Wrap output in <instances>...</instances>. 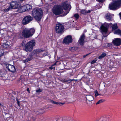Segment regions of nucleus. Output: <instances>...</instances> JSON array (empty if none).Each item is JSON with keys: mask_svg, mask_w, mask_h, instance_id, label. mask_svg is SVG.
<instances>
[{"mask_svg": "<svg viewBox=\"0 0 121 121\" xmlns=\"http://www.w3.org/2000/svg\"><path fill=\"white\" fill-rule=\"evenodd\" d=\"M26 8H27V10H30V9H31L32 8L31 6L29 5L27 6H26Z\"/></svg>", "mask_w": 121, "mask_h": 121, "instance_id": "nucleus-35", "label": "nucleus"}, {"mask_svg": "<svg viewBox=\"0 0 121 121\" xmlns=\"http://www.w3.org/2000/svg\"><path fill=\"white\" fill-rule=\"evenodd\" d=\"M119 15L120 16V19H121V12L119 13Z\"/></svg>", "mask_w": 121, "mask_h": 121, "instance_id": "nucleus-47", "label": "nucleus"}, {"mask_svg": "<svg viewBox=\"0 0 121 121\" xmlns=\"http://www.w3.org/2000/svg\"><path fill=\"white\" fill-rule=\"evenodd\" d=\"M1 105V103H0V105Z\"/></svg>", "mask_w": 121, "mask_h": 121, "instance_id": "nucleus-52", "label": "nucleus"}, {"mask_svg": "<svg viewBox=\"0 0 121 121\" xmlns=\"http://www.w3.org/2000/svg\"><path fill=\"white\" fill-rule=\"evenodd\" d=\"M56 62H56L53 65H52L51 67H50L49 68V69L51 70H52L53 69H54V70L55 69V67H54V66L56 64Z\"/></svg>", "mask_w": 121, "mask_h": 121, "instance_id": "nucleus-28", "label": "nucleus"}, {"mask_svg": "<svg viewBox=\"0 0 121 121\" xmlns=\"http://www.w3.org/2000/svg\"><path fill=\"white\" fill-rule=\"evenodd\" d=\"M72 42L71 36L68 35L65 37L63 39V43L66 44H69Z\"/></svg>", "mask_w": 121, "mask_h": 121, "instance_id": "nucleus-9", "label": "nucleus"}, {"mask_svg": "<svg viewBox=\"0 0 121 121\" xmlns=\"http://www.w3.org/2000/svg\"><path fill=\"white\" fill-rule=\"evenodd\" d=\"M87 100L89 101H91L94 100V98L93 96L91 95H87L86 97Z\"/></svg>", "mask_w": 121, "mask_h": 121, "instance_id": "nucleus-21", "label": "nucleus"}, {"mask_svg": "<svg viewBox=\"0 0 121 121\" xmlns=\"http://www.w3.org/2000/svg\"><path fill=\"white\" fill-rule=\"evenodd\" d=\"M4 53V52L3 50L2 49H0V57L3 55Z\"/></svg>", "mask_w": 121, "mask_h": 121, "instance_id": "nucleus-27", "label": "nucleus"}, {"mask_svg": "<svg viewBox=\"0 0 121 121\" xmlns=\"http://www.w3.org/2000/svg\"><path fill=\"white\" fill-rule=\"evenodd\" d=\"M21 45L23 46H24L25 48V46L26 45L25 43V42L24 41H23L22 43H21Z\"/></svg>", "mask_w": 121, "mask_h": 121, "instance_id": "nucleus-39", "label": "nucleus"}, {"mask_svg": "<svg viewBox=\"0 0 121 121\" xmlns=\"http://www.w3.org/2000/svg\"><path fill=\"white\" fill-rule=\"evenodd\" d=\"M13 121V119L12 118H10L8 120V121Z\"/></svg>", "mask_w": 121, "mask_h": 121, "instance_id": "nucleus-42", "label": "nucleus"}, {"mask_svg": "<svg viewBox=\"0 0 121 121\" xmlns=\"http://www.w3.org/2000/svg\"><path fill=\"white\" fill-rule=\"evenodd\" d=\"M86 31H87L86 30H84V32H86Z\"/></svg>", "mask_w": 121, "mask_h": 121, "instance_id": "nucleus-49", "label": "nucleus"}, {"mask_svg": "<svg viewBox=\"0 0 121 121\" xmlns=\"http://www.w3.org/2000/svg\"><path fill=\"white\" fill-rule=\"evenodd\" d=\"M91 11H92L91 10H88V11H86V13H90L91 12Z\"/></svg>", "mask_w": 121, "mask_h": 121, "instance_id": "nucleus-44", "label": "nucleus"}, {"mask_svg": "<svg viewBox=\"0 0 121 121\" xmlns=\"http://www.w3.org/2000/svg\"><path fill=\"white\" fill-rule=\"evenodd\" d=\"M62 7L65 10H67L68 8H69L68 10L66 11L65 13L62 16H65L69 12L71 8V7L70 6L69 7V4L67 3V2H65L63 3L62 5Z\"/></svg>", "mask_w": 121, "mask_h": 121, "instance_id": "nucleus-8", "label": "nucleus"}, {"mask_svg": "<svg viewBox=\"0 0 121 121\" xmlns=\"http://www.w3.org/2000/svg\"><path fill=\"white\" fill-rule=\"evenodd\" d=\"M33 17L36 20L39 21L42 18L43 14L42 9L41 8H35L31 11Z\"/></svg>", "mask_w": 121, "mask_h": 121, "instance_id": "nucleus-2", "label": "nucleus"}, {"mask_svg": "<svg viewBox=\"0 0 121 121\" xmlns=\"http://www.w3.org/2000/svg\"><path fill=\"white\" fill-rule=\"evenodd\" d=\"M24 0H20L21 1V2H22V1H24Z\"/></svg>", "mask_w": 121, "mask_h": 121, "instance_id": "nucleus-50", "label": "nucleus"}, {"mask_svg": "<svg viewBox=\"0 0 121 121\" xmlns=\"http://www.w3.org/2000/svg\"><path fill=\"white\" fill-rule=\"evenodd\" d=\"M96 121H99V120H96Z\"/></svg>", "mask_w": 121, "mask_h": 121, "instance_id": "nucleus-53", "label": "nucleus"}, {"mask_svg": "<svg viewBox=\"0 0 121 121\" xmlns=\"http://www.w3.org/2000/svg\"><path fill=\"white\" fill-rule=\"evenodd\" d=\"M70 80V82H71V81H77L78 80H75L74 79H71Z\"/></svg>", "mask_w": 121, "mask_h": 121, "instance_id": "nucleus-45", "label": "nucleus"}, {"mask_svg": "<svg viewBox=\"0 0 121 121\" xmlns=\"http://www.w3.org/2000/svg\"><path fill=\"white\" fill-rule=\"evenodd\" d=\"M121 5V0H117L112 2L109 4V8L112 10H116L119 8Z\"/></svg>", "mask_w": 121, "mask_h": 121, "instance_id": "nucleus-3", "label": "nucleus"}, {"mask_svg": "<svg viewBox=\"0 0 121 121\" xmlns=\"http://www.w3.org/2000/svg\"><path fill=\"white\" fill-rule=\"evenodd\" d=\"M112 31L114 32L115 30H116L118 28V26L117 23H115L113 24L112 26Z\"/></svg>", "mask_w": 121, "mask_h": 121, "instance_id": "nucleus-19", "label": "nucleus"}, {"mask_svg": "<svg viewBox=\"0 0 121 121\" xmlns=\"http://www.w3.org/2000/svg\"><path fill=\"white\" fill-rule=\"evenodd\" d=\"M2 47L4 48H8L9 47V45L6 43H3L2 45Z\"/></svg>", "mask_w": 121, "mask_h": 121, "instance_id": "nucleus-26", "label": "nucleus"}, {"mask_svg": "<svg viewBox=\"0 0 121 121\" xmlns=\"http://www.w3.org/2000/svg\"><path fill=\"white\" fill-rule=\"evenodd\" d=\"M33 58L32 56L31 55H29L28 56L27 58L26 59L24 60L23 61L25 63H26L29 61H30Z\"/></svg>", "mask_w": 121, "mask_h": 121, "instance_id": "nucleus-17", "label": "nucleus"}, {"mask_svg": "<svg viewBox=\"0 0 121 121\" xmlns=\"http://www.w3.org/2000/svg\"><path fill=\"white\" fill-rule=\"evenodd\" d=\"M94 93L95 94V97H96L98 95H100V94H99L98 93L97 91L96 90L95 91Z\"/></svg>", "mask_w": 121, "mask_h": 121, "instance_id": "nucleus-34", "label": "nucleus"}, {"mask_svg": "<svg viewBox=\"0 0 121 121\" xmlns=\"http://www.w3.org/2000/svg\"><path fill=\"white\" fill-rule=\"evenodd\" d=\"M96 61H97V60H96L95 59H94V60H93L91 61V64H94V63H96Z\"/></svg>", "mask_w": 121, "mask_h": 121, "instance_id": "nucleus-38", "label": "nucleus"}, {"mask_svg": "<svg viewBox=\"0 0 121 121\" xmlns=\"http://www.w3.org/2000/svg\"><path fill=\"white\" fill-rule=\"evenodd\" d=\"M35 30V29L33 28H25L23 29L22 33L19 35V37L21 39L29 38L33 35Z\"/></svg>", "mask_w": 121, "mask_h": 121, "instance_id": "nucleus-1", "label": "nucleus"}, {"mask_svg": "<svg viewBox=\"0 0 121 121\" xmlns=\"http://www.w3.org/2000/svg\"><path fill=\"white\" fill-rule=\"evenodd\" d=\"M85 36V34L83 33L80 37L78 43L81 46H83L84 44Z\"/></svg>", "mask_w": 121, "mask_h": 121, "instance_id": "nucleus-14", "label": "nucleus"}, {"mask_svg": "<svg viewBox=\"0 0 121 121\" xmlns=\"http://www.w3.org/2000/svg\"><path fill=\"white\" fill-rule=\"evenodd\" d=\"M55 32L58 34H62L64 29V26L63 25L60 23L57 24L55 26Z\"/></svg>", "mask_w": 121, "mask_h": 121, "instance_id": "nucleus-6", "label": "nucleus"}, {"mask_svg": "<svg viewBox=\"0 0 121 121\" xmlns=\"http://www.w3.org/2000/svg\"><path fill=\"white\" fill-rule=\"evenodd\" d=\"M106 18L109 21H111L112 20V17L110 13H108L106 15Z\"/></svg>", "mask_w": 121, "mask_h": 121, "instance_id": "nucleus-18", "label": "nucleus"}, {"mask_svg": "<svg viewBox=\"0 0 121 121\" xmlns=\"http://www.w3.org/2000/svg\"><path fill=\"white\" fill-rule=\"evenodd\" d=\"M50 102L53 104L57 105H62L64 104V103L58 102H55L52 100H50Z\"/></svg>", "mask_w": 121, "mask_h": 121, "instance_id": "nucleus-20", "label": "nucleus"}, {"mask_svg": "<svg viewBox=\"0 0 121 121\" xmlns=\"http://www.w3.org/2000/svg\"><path fill=\"white\" fill-rule=\"evenodd\" d=\"M114 33L115 34H118L121 36V30L119 29L115 30L114 32Z\"/></svg>", "mask_w": 121, "mask_h": 121, "instance_id": "nucleus-22", "label": "nucleus"}, {"mask_svg": "<svg viewBox=\"0 0 121 121\" xmlns=\"http://www.w3.org/2000/svg\"><path fill=\"white\" fill-rule=\"evenodd\" d=\"M35 43L34 40L28 42L25 46V50L27 52H30L33 49V47L35 45Z\"/></svg>", "mask_w": 121, "mask_h": 121, "instance_id": "nucleus-5", "label": "nucleus"}, {"mask_svg": "<svg viewBox=\"0 0 121 121\" xmlns=\"http://www.w3.org/2000/svg\"><path fill=\"white\" fill-rule=\"evenodd\" d=\"M10 5L12 9H16L20 8V4L17 2L12 1L10 4Z\"/></svg>", "mask_w": 121, "mask_h": 121, "instance_id": "nucleus-11", "label": "nucleus"}, {"mask_svg": "<svg viewBox=\"0 0 121 121\" xmlns=\"http://www.w3.org/2000/svg\"><path fill=\"white\" fill-rule=\"evenodd\" d=\"M103 36L104 37H106L107 36Z\"/></svg>", "mask_w": 121, "mask_h": 121, "instance_id": "nucleus-51", "label": "nucleus"}, {"mask_svg": "<svg viewBox=\"0 0 121 121\" xmlns=\"http://www.w3.org/2000/svg\"><path fill=\"white\" fill-rule=\"evenodd\" d=\"M7 73L6 71L5 70L0 71V76L2 77H4Z\"/></svg>", "mask_w": 121, "mask_h": 121, "instance_id": "nucleus-16", "label": "nucleus"}, {"mask_svg": "<svg viewBox=\"0 0 121 121\" xmlns=\"http://www.w3.org/2000/svg\"><path fill=\"white\" fill-rule=\"evenodd\" d=\"M106 54L105 53H102V54L99 56L98 57V58L99 59H101L103 58L106 56Z\"/></svg>", "mask_w": 121, "mask_h": 121, "instance_id": "nucleus-25", "label": "nucleus"}, {"mask_svg": "<svg viewBox=\"0 0 121 121\" xmlns=\"http://www.w3.org/2000/svg\"><path fill=\"white\" fill-rule=\"evenodd\" d=\"M112 42L114 45L118 46L121 44V39L120 38H117L113 40Z\"/></svg>", "mask_w": 121, "mask_h": 121, "instance_id": "nucleus-13", "label": "nucleus"}, {"mask_svg": "<svg viewBox=\"0 0 121 121\" xmlns=\"http://www.w3.org/2000/svg\"><path fill=\"white\" fill-rule=\"evenodd\" d=\"M47 53H44V54L43 55H40V57H44L46 56L47 54Z\"/></svg>", "mask_w": 121, "mask_h": 121, "instance_id": "nucleus-37", "label": "nucleus"}, {"mask_svg": "<svg viewBox=\"0 0 121 121\" xmlns=\"http://www.w3.org/2000/svg\"><path fill=\"white\" fill-rule=\"evenodd\" d=\"M33 19V17L30 15L25 17L22 20V23L24 25L28 24Z\"/></svg>", "mask_w": 121, "mask_h": 121, "instance_id": "nucleus-7", "label": "nucleus"}, {"mask_svg": "<svg viewBox=\"0 0 121 121\" xmlns=\"http://www.w3.org/2000/svg\"><path fill=\"white\" fill-rule=\"evenodd\" d=\"M6 68L8 70L12 72H14L16 71L15 67L13 65L9 64L6 65Z\"/></svg>", "mask_w": 121, "mask_h": 121, "instance_id": "nucleus-12", "label": "nucleus"}, {"mask_svg": "<svg viewBox=\"0 0 121 121\" xmlns=\"http://www.w3.org/2000/svg\"><path fill=\"white\" fill-rule=\"evenodd\" d=\"M105 101L104 99H102L99 100L96 103V104L97 105Z\"/></svg>", "mask_w": 121, "mask_h": 121, "instance_id": "nucleus-29", "label": "nucleus"}, {"mask_svg": "<svg viewBox=\"0 0 121 121\" xmlns=\"http://www.w3.org/2000/svg\"><path fill=\"white\" fill-rule=\"evenodd\" d=\"M63 9L61 6L59 5L54 6L52 9V12L55 15L61 14L63 12Z\"/></svg>", "mask_w": 121, "mask_h": 121, "instance_id": "nucleus-4", "label": "nucleus"}, {"mask_svg": "<svg viewBox=\"0 0 121 121\" xmlns=\"http://www.w3.org/2000/svg\"><path fill=\"white\" fill-rule=\"evenodd\" d=\"M108 46L109 48H111L112 47V43H108Z\"/></svg>", "mask_w": 121, "mask_h": 121, "instance_id": "nucleus-32", "label": "nucleus"}, {"mask_svg": "<svg viewBox=\"0 0 121 121\" xmlns=\"http://www.w3.org/2000/svg\"><path fill=\"white\" fill-rule=\"evenodd\" d=\"M11 9H12V8H11V7L10 6H10H9V7L7 8V9H5V10L4 11H6L8 12Z\"/></svg>", "mask_w": 121, "mask_h": 121, "instance_id": "nucleus-31", "label": "nucleus"}, {"mask_svg": "<svg viewBox=\"0 0 121 121\" xmlns=\"http://www.w3.org/2000/svg\"><path fill=\"white\" fill-rule=\"evenodd\" d=\"M74 16L76 19H78L79 18V15L78 14H76L74 15Z\"/></svg>", "mask_w": 121, "mask_h": 121, "instance_id": "nucleus-33", "label": "nucleus"}, {"mask_svg": "<svg viewBox=\"0 0 121 121\" xmlns=\"http://www.w3.org/2000/svg\"><path fill=\"white\" fill-rule=\"evenodd\" d=\"M44 51L45 50H42L40 49H38L34 50L33 52L35 55H37L38 54H39Z\"/></svg>", "mask_w": 121, "mask_h": 121, "instance_id": "nucleus-15", "label": "nucleus"}, {"mask_svg": "<svg viewBox=\"0 0 121 121\" xmlns=\"http://www.w3.org/2000/svg\"><path fill=\"white\" fill-rule=\"evenodd\" d=\"M42 91V90L41 89H39L36 91L37 92H41Z\"/></svg>", "mask_w": 121, "mask_h": 121, "instance_id": "nucleus-41", "label": "nucleus"}, {"mask_svg": "<svg viewBox=\"0 0 121 121\" xmlns=\"http://www.w3.org/2000/svg\"><path fill=\"white\" fill-rule=\"evenodd\" d=\"M78 48H79L78 47H74L70 48H69V50L72 52H73L77 50Z\"/></svg>", "mask_w": 121, "mask_h": 121, "instance_id": "nucleus-23", "label": "nucleus"}, {"mask_svg": "<svg viewBox=\"0 0 121 121\" xmlns=\"http://www.w3.org/2000/svg\"><path fill=\"white\" fill-rule=\"evenodd\" d=\"M97 1L99 2H102V0H96Z\"/></svg>", "mask_w": 121, "mask_h": 121, "instance_id": "nucleus-46", "label": "nucleus"}, {"mask_svg": "<svg viewBox=\"0 0 121 121\" xmlns=\"http://www.w3.org/2000/svg\"><path fill=\"white\" fill-rule=\"evenodd\" d=\"M16 101L17 102V103L18 105L19 106H20V102L19 101V100H18L17 98H16Z\"/></svg>", "mask_w": 121, "mask_h": 121, "instance_id": "nucleus-40", "label": "nucleus"}, {"mask_svg": "<svg viewBox=\"0 0 121 121\" xmlns=\"http://www.w3.org/2000/svg\"><path fill=\"white\" fill-rule=\"evenodd\" d=\"M89 54L90 53H89L88 54L84 55L83 56V57L84 58L86 57L87 56L89 55Z\"/></svg>", "mask_w": 121, "mask_h": 121, "instance_id": "nucleus-43", "label": "nucleus"}, {"mask_svg": "<svg viewBox=\"0 0 121 121\" xmlns=\"http://www.w3.org/2000/svg\"><path fill=\"white\" fill-rule=\"evenodd\" d=\"M80 13L82 14L85 15L86 14V11L84 10H82L81 11Z\"/></svg>", "mask_w": 121, "mask_h": 121, "instance_id": "nucleus-30", "label": "nucleus"}, {"mask_svg": "<svg viewBox=\"0 0 121 121\" xmlns=\"http://www.w3.org/2000/svg\"><path fill=\"white\" fill-rule=\"evenodd\" d=\"M62 82L63 83H64V82H67L68 83H70V80H63L62 81Z\"/></svg>", "mask_w": 121, "mask_h": 121, "instance_id": "nucleus-36", "label": "nucleus"}, {"mask_svg": "<svg viewBox=\"0 0 121 121\" xmlns=\"http://www.w3.org/2000/svg\"><path fill=\"white\" fill-rule=\"evenodd\" d=\"M108 120V119L107 118L105 117H102L100 118L99 121H107Z\"/></svg>", "mask_w": 121, "mask_h": 121, "instance_id": "nucleus-24", "label": "nucleus"}, {"mask_svg": "<svg viewBox=\"0 0 121 121\" xmlns=\"http://www.w3.org/2000/svg\"><path fill=\"white\" fill-rule=\"evenodd\" d=\"M27 91L28 92H29L30 93V91H29V88H27Z\"/></svg>", "mask_w": 121, "mask_h": 121, "instance_id": "nucleus-48", "label": "nucleus"}, {"mask_svg": "<svg viewBox=\"0 0 121 121\" xmlns=\"http://www.w3.org/2000/svg\"><path fill=\"white\" fill-rule=\"evenodd\" d=\"M112 24V23H110L108 24H105L104 25H102L100 27V29L102 33H106L108 30L107 27H108L109 25H111Z\"/></svg>", "mask_w": 121, "mask_h": 121, "instance_id": "nucleus-10", "label": "nucleus"}]
</instances>
